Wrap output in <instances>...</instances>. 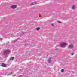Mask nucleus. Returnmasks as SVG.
<instances>
[{
    "mask_svg": "<svg viewBox=\"0 0 77 77\" xmlns=\"http://www.w3.org/2000/svg\"><path fill=\"white\" fill-rule=\"evenodd\" d=\"M40 29V28H37L36 29V30H39Z\"/></svg>",
    "mask_w": 77,
    "mask_h": 77,
    "instance_id": "9d476101",
    "label": "nucleus"
},
{
    "mask_svg": "<svg viewBox=\"0 0 77 77\" xmlns=\"http://www.w3.org/2000/svg\"><path fill=\"white\" fill-rule=\"evenodd\" d=\"M73 54H72V55L73 56Z\"/></svg>",
    "mask_w": 77,
    "mask_h": 77,
    "instance_id": "dca6fc26",
    "label": "nucleus"
},
{
    "mask_svg": "<svg viewBox=\"0 0 77 77\" xmlns=\"http://www.w3.org/2000/svg\"><path fill=\"white\" fill-rule=\"evenodd\" d=\"M17 5H15L12 6H11V8L13 9H15V8H17Z\"/></svg>",
    "mask_w": 77,
    "mask_h": 77,
    "instance_id": "20e7f679",
    "label": "nucleus"
},
{
    "mask_svg": "<svg viewBox=\"0 0 77 77\" xmlns=\"http://www.w3.org/2000/svg\"><path fill=\"white\" fill-rule=\"evenodd\" d=\"M2 40V38L0 39V41H1V40Z\"/></svg>",
    "mask_w": 77,
    "mask_h": 77,
    "instance_id": "2eb2a0df",
    "label": "nucleus"
},
{
    "mask_svg": "<svg viewBox=\"0 0 77 77\" xmlns=\"http://www.w3.org/2000/svg\"><path fill=\"white\" fill-rule=\"evenodd\" d=\"M64 72V70L63 69H62L61 70V72Z\"/></svg>",
    "mask_w": 77,
    "mask_h": 77,
    "instance_id": "f8f14e48",
    "label": "nucleus"
},
{
    "mask_svg": "<svg viewBox=\"0 0 77 77\" xmlns=\"http://www.w3.org/2000/svg\"><path fill=\"white\" fill-rule=\"evenodd\" d=\"M73 47H74V46L72 44L70 45L69 46V48H70V49H72Z\"/></svg>",
    "mask_w": 77,
    "mask_h": 77,
    "instance_id": "7ed1b4c3",
    "label": "nucleus"
},
{
    "mask_svg": "<svg viewBox=\"0 0 77 77\" xmlns=\"http://www.w3.org/2000/svg\"><path fill=\"white\" fill-rule=\"evenodd\" d=\"M9 53H10V51L7 49L4 51V54L5 55H6V54H9Z\"/></svg>",
    "mask_w": 77,
    "mask_h": 77,
    "instance_id": "f03ea898",
    "label": "nucleus"
},
{
    "mask_svg": "<svg viewBox=\"0 0 77 77\" xmlns=\"http://www.w3.org/2000/svg\"><path fill=\"white\" fill-rule=\"evenodd\" d=\"M54 26V24H52V26Z\"/></svg>",
    "mask_w": 77,
    "mask_h": 77,
    "instance_id": "4468645a",
    "label": "nucleus"
},
{
    "mask_svg": "<svg viewBox=\"0 0 77 77\" xmlns=\"http://www.w3.org/2000/svg\"><path fill=\"white\" fill-rule=\"evenodd\" d=\"M16 41L15 40H14L13 41H12V43H14V42H15Z\"/></svg>",
    "mask_w": 77,
    "mask_h": 77,
    "instance_id": "9b49d317",
    "label": "nucleus"
},
{
    "mask_svg": "<svg viewBox=\"0 0 77 77\" xmlns=\"http://www.w3.org/2000/svg\"><path fill=\"white\" fill-rule=\"evenodd\" d=\"M2 66H3V67H6V66L5 64L3 63L2 64Z\"/></svg>",
    "mask_w": 77,
    "mask_h": 77,
    "instance_id": "0eeeda50",
    "label": "nucleus"
},
{
    "mask_svg": "<svg viewBox=\"0 0 77 77\" xmlns=\"http://www.w3.org/2000/svg\"><path fill=\"white\" fill-rule=\"evenodd\" d=\"M14 57H12L10 59V60H14Z\"/></svg>",
    "mask_w": 77,
    "mask_h": 77,
    "instance_id": "1a4fd4ad",
    "label": "nucleus"
},
{
    "mask_svg": "<svg viewBox=\"0 0 77 77\" xmlns=\"http://www.w3.org/2000/svg\"><path fill=\"white\" fill-rule=\"evenodd\" d=\"M57 22L58 23H62L61 22H60L59 21H58Z\"/></svg>",
    "mask_w": 77,
    "mask_h": 77,
    "instance_id": "ddd939ff",
    "label": "nucleus"
},
{
    "mask_svg": "<svg viewBox=\"0 0 77 77\" xmlns=\"http://www.w3.org/2000/svg\"><path fill=\"white\" fill-rule=\"evenodd\" d=\"M72 9H75V5H73L72 7Z\"/></svg>",
    "mask_w": 77,
    "mask_h": 77,
    "instance_id": "423d86ee",
    "label": "nucleus"
},
{
    "mask_svg": "<svg viewBox=\"0 0 77 77\" xmlns=\"http://www.w3.org/2000/svg\"><path fill=\"white\" fill-rule=\"evenodd\" d=\"M48 62H51V58H50L49 59H48Z\"/></svg>",
    "mask_w": 77,
    "mask_h": 77,
    "instance_id": "6e6552de",
    "label": "nucleus"
},
{
    "mask_svg": "<svg viewBox=\"0 0 77 77\" xmlns=\"http://www.w3.org/2000/svg\"><path fill=\"white\" fill-rule=\"evenodd\" d=\"M66 45H67V43H61L60 44V46L62 48H64L65 47Z\"/></svg>",
    "mask_w": 77,
    "mask_h": 77,
    "instance_id": "f257e3e1",
    "label": "nucleus"
},
{
    "mask_svg": "<svg viewBox=\"0 0 77 77\" xmlns=\"http://www.w3.org/2000/svg\"><path fill=\"white\" fill-rule=\"evenodd\" d=\"M36 3H37V2H34L33 3H31L30 5L32 6V5H35V4H36Z\"/></svg>",
    "mask_w": 77,
    "mask_h": 77,
    "instance_id": "39448f33",
    "label": "nucleus"
}]
</instances>
